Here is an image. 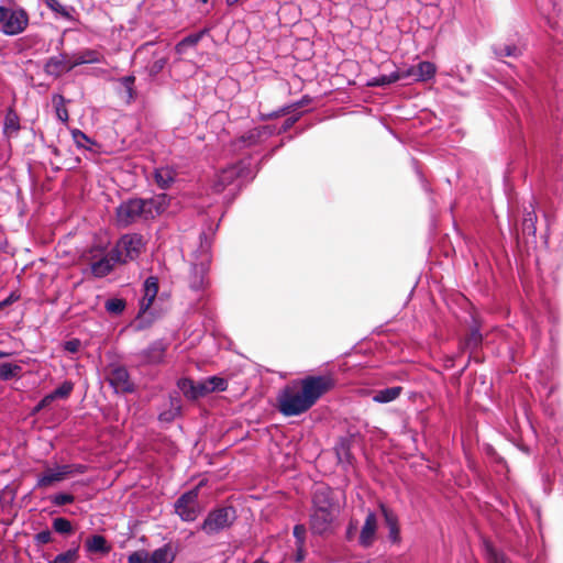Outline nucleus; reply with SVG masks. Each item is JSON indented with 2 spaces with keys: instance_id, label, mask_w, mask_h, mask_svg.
Wrapping results in <instances>:
<instances>
[{
  "instance_id": "cd10ccee",
  "label": "nucleus",
  "mask_w": 563,
  "mask_h": 563,
  "mask_svg": "<svg viewBox=\"0 0 563 563\" xmlns=\"http://www.w3.org/2000/svg\"><path fill=\"white\" fill-rule=\"evenodd\" d=\"M74 389V384L70 380L63 382L57 388H55L49 394L45 395L43 399L40 401L38 407L42 408L44 406L49 405L56 399H66L69 397Z\"/></svg>"
},
{
  "instance_id": "423d86ee",
  "label": "nucleus",
  "mask_w": 563,
  "mask_h": 563,
  "mask_svg": "<svg viewBox=\"0 0 563 563\" xmlns=\"http://www.w3.org/2000/svg\"><path fill=\"white\" fill-rule=\"evenodd\" d=\"M199 488L200 485L185 492L176 499L174 504L175 514L183 521L192 522L198 518L200 514Z\"/></svg>"
},
{
  "instance_id": "6e6552de",
  "label": "nucleus",
  "mask_w": 563,
  "mask_h": 563,
  "mask_svg": "<svg viewBox=\"0 0 563 563\" xmlns=\"http://www.w3.org/2000/svg\"><path fill=\"white\" fill-rule=\"evenodd\" d=\"M540 14L556 34H563V8L561 0H537Z\"/></svg>"
},
{
  "instance_id": "412c9836",
  "label": "nucleus",
  "mask_w": 563,
  "mask_h": 563,
  "mask_svg": "<svg viewBox=\"0 0 563 563\" xmlns=\"http://www.w3.org/2000/svg\"><path fill=\"white\" fill-rule=\"evenodd\" d=\"M115 264L121 263L113 256V251L111 250L107 255L91 263V274L97 278L106 277L113 271Z\"/></svg>"
},
{
  "instance_id": "a211bd4d",
  "label": "nucleus",
  "mask_w": 563,
  "mask_h": 563,
  "mask_svg": "<svg viewBox=\"0 0 563 563\" xmlns=\"http://www.w3.org/2000/svg\"><path fill=\"white\" fill-rule=\"evenodd\" d=\"M103 60V56L96 49L86 48L81 52L74 53L69 57L68 70L85 64H99Z\"/></svg>"
},
{
  "instance_id": "ea45409f",
  "label": "nucleus",
  "mask_w": 563,
  "mask_h": 563,
  "mask_svg": "<svg viewBox=\"0 0 563 563\" xmlns=\"http://www.w3.org/2000/svg\"><path fill=\"white\" fill-rule=\"evenodd\" d=\"M120 85L124 89L126 102H131L135 99V77L133 75L124 76L119 79Z\"/></svg>"
},
{
  "instance_id": "c03bdc74",
  "label": "nucleus",
  "mask_w": 563,
  "mask_h": 563,
  "mask_svg": "<svg viewBox=\"0 0 563 563\" xmlns=\"http://www.w3.org/2000/svg\"><path fill=\"white\" fill-rule=\"evenodd\" d=\"M53 529L60 534H69L73 532L71 522L63 517H58L53 520Z\"/></svg>"
},
{
  "instance_id": "20e7f679",
  "label": "nucleus",
  "mask_w": 563,
  "mask_h": 563,
  "mask_svg": "<svg viewBox=\"0 0 563 563\" xmlns=\"http://www.w3.org/2000/svg\"><path fill=\"white\" fill-rule=\"evenodd\" d=\"M30 23L29 13L22 7L8 8L0 5V32L7 36L23 33Z\"/></svg>"
},
{
  "instance_id": "58836bf2",
  "label": "nucleus",
  "mask_w": 563,
  "mask_h": 563,
  "mask_svg": "<svg viewBox=\"0 0 563 563\" xmlns=\"http://www.w3.org/2000/svg\"><path fill=\"white\" fill-rule=\"evenodd\" d=\"M79 558V547L68 549L67 551L57 554L48 563H75Z\"/></svg>"
},
{
  "instance_id": "2f4dec72",
  "label": "nucleus",
  "mask_w": 563,
  "mask_h": 563,
  "mask_svg": "<svg viewBox=\"0 0 563 563\" xmlns=\"http://www.w3.org/2000/svg\"><path fill=\"white\" fill-rule=\"evenodd\" d=\"M483 342V335L478 327H473L470 334L460 343V352L470 351L473 353L476 351Z\"/></svg>"
},
{
  "instance_id": "7c9ffc66",
  "label": "nucleus",
  "mask_w": 563,
  "mask_h": 563,
  "mask_svg": "<svg viewBox=\"0 0 563 563\" xmlns=\"http://www.w3.org/2000/svg\"><path fill=\"white\" fill-rule=\"evenodd\" d=\"M208 33V29H203L199 32L191 33L185 36L181 41H179L175 46V52L178 55H185L189 48H194L197 44L202 40V37Z\"/></svg>"
},
{
  "instance_id": "052dcab7",
  "label": "nucleus",
  "mask_w": 563,
  "mask_h": 563,
  "mask_svg": "<svg viewBox=\"0 0 563 563\" xmlns=\"http://www.w3.org/2000/svg\"><path fill=\"white\" fill-rule=\"evenodd\" d=\"M457 355H446L443 360L445 368H452L455 365V360Z\"/></svg>"
},
{
  "instance_id": "6ab92c4d",
  "label": "nucleus",
  "mask_w": 563,
  "mask_h": 563,
  "mask_svg": "<svg viewBox=\"0 0 563 563\" xmlns=\"http://www.w3.org/2000/svg\"><path fill=\"white\" fill-rule=\"evenodd\" d=\"M415 70L412 68H407L404 70H395L390 74H382L379 76H376L368 81V86L372 87H385L390 84L397 82L402 79L411 78V75H413Z\"/></svg>"
},
{
  "instance_id": "4c0bfd02",
  "label": "nucleus",
  "mask_w": 563,
  "mask_h": 563,
  "mask_svg": "<svg viewBox=\"0 0 563 563\" xmlns=\"http://www.w3.org/2000/svg\"><path fill=\"white\" fill-rule=\"evenodd\" d=\"M166 55L155 54L154 59L146 65V71L150 77H156L165 67L167 63Z\"/></svg>"
},
{
  "instance_id": "1a4fd4ad",
  "label": "nucleus",
  "mask_w": 563,
  "mask_h": 563,
  "mask_svg": "<svg viewBox=\"0 0 563 563\" xmlns=\"http://www.w3.org/2000/svg\"><path fill=\"white\" fill-rule=\"evenodd\" d=\"M108 382L115 394H132L135 390V385L130 377L129 371L121 365L111 368Z\"/></svg>"
},
{
  "instance_id": "bb28decb",
  "label": "nucleus",
  "mask_w": 563,
  "mask_h": 563,
  "mask_svg": "<svg viewBox=\"0 0 563 563\" xmlns=\"http://www.w3.org/2000/svg\"><path fill=\"white\" fill-rule=\"evenodd\" d=\"M379 507L384 516L385 523L388 528V539L394 543H398L400 541V530L398 527L397 516L391 510H389L384 504H380Z\"/></svg>"
},
{
  "instance_id": "7ed1b4c3",
  "label": "nucleus",
  "mask_w": 563,
  "mask_h": 563,
  "mask_svg": "<svg viewBox=\"0 0 563 563\" xmlns=\"http://www.w3.org/2000/svg\"><path fill=\"white\" fill-rule=\"evenodd\" d=\"M254 176L251 169V161L241 159L217 173L212 179L211 188L216 194L222 192L229 186H233V189H240L245 183L252 180Z\"/></svg>"
},
{
  "instance_id": "49530a36",
  "label": "nucleus",
  "mask_w": 563,
  "mask_h": 563,
  "mask_svg": "<svg viewBox=\"0 0 563 563\" xmlns=\"http://www.w3.org/2000/svg\"><path fill=\"white\" fill-rule=\"evenodd\" d=\"M75 501V496L67 493H57L51 496V503L54 506H64L68 504H73Z\"/></svg>"
},
{
  "instance_id": "a18cd8bd",
  "label": "nucleus",
  "mask_w": 563,
  "mask_h": 563,
  "mask_svg": "<svg viewBox=\"0 0 563 563\" xmlns=\"http://www.w3.org/2000/svg\"><path fill=\"white\" fill-rule=\"evenodd\" d=\"M73 140L78 147L90 150L88 144H95L82 131L75 129L71 132Z\"/></svg>"
},
{
  "instance_id": "6e6d98bb",
  "label": "nucleus",
  "mask_w": 563,
  "mask_h": 563,
  "mask_svg": "<svg viewBox=\"0 0 563 563\" xmlns=\"http://www.w3.org/2000/svg\"><path fill=\"white\" fill-rule=\"evenodd\" d=\"M80 347V341L78 339H71L64 343V350L68 353H77Z\"/></svg>"
},
{
  "instance_id": "13d9d810",
  "label": "nucleus",
  "mask_w": 563,
  "mask_h": 563,
  "mask_svg": "<svg viewBox=\"0 0 563 563\" xmlns=\"http://www.w3.org/2000/svg\"><path fill=\"white\" fill-rule=\"evenodd\" d=\"M56 466H57L63 479L73 475L71 464H63V465H56Z\"/></svg>"
},
{
  "instance_id": "69168bd1",
  "label": "nucleus",
  "mask_w": 563,
  "mask_h": 563,
  "mask_svg": "<svg viewBox=\"0 0 563 563\" xmlns=\"http://www.w3.org/2000/svg\"><path fill=\"white\" fill-rule=\"evenodd\" d=\"M153 45H154V43H153V42H147V43L143 44V45L137 49V53H141V52H143V51L147 49L148 47H151V46H153Z\"/></svg>"
},
{
  "instance_id": "e2e57ef3",
  "label": "nucleus",
  "mask_w": 563,
  "mask_h": 563,
  "mask_svg": "<svg viewBox=\"0 0 563 563\" xmlns=\"http://www.w3.org/2000/svg\"><path fill=\"white\" fill-rule=\"evenodd\" d=\"M303 547L297 545V553L295 555L296 562H301L305 559Z\"/></svg>"
},
{
  "instance_id": "4468645a",
  "label": "nucleus",
  "mask_w": 563,
  "mask_h": 563,
  "mask_svg": "<svg viewBox=\"0 0 563 563\" xmlns=\"http://www.w3.org/2000/svg\"><path fill=\"white\" fill-rule=\"evenodd\" d=\"M537 214L532 202L528 207L523 208V218L521 222V234L527 243H536L537 233Z\"/></svg>"
},
{
  "instance_id": "4d7b16f0",
  "label": "nucleus",
  "mask_w": 563,
  "mask_h": 563,
  "mask_svg": "<svg viewBox=\"0 0 563 563\" xmlns=\"http://www.w3.org/2000/svg\"><path fill=\"white\" fill-rule=\"evenodd\" d=\"M73 475H81L87 473L88 466L86 464L73 463L71 464Z\"/></svg>"
},
{
  "instance_id": "a878e982",
  "label": "nucleus",
  "mask_w": 563,
  "mask_h": 563,
  "mask_svg": "<svg viewBox=\"0 0 563 563\" xmlns=\"http://www.w3.org/2000/svg\"><path fill=\"white\" fill-rule=\"evenodd\" d=\"M84 548L87 553L108 554L111 551V545L107 539L101 534H92L85 540Z\"/></svg>"
},
{
  "instance_id": "f8f14e48",
  "label": "nucleus",
  "mask_w": 563,
  "mask_h": 563,
  "mask_svg": "<svg viewBox=\"0 0 563 563\" xmlns=\"http://www.w3.org/2000/svg\"><path fill=\"white\" fill-rule=\"evenodd\" d=\"M210 264L192 262L188 275V285L192 291H202L209 286Z\"/></svg>"
},
{
  "instance_id": "473e14b6",
  "label": "nucleus",
  "mask_w": 563,
  "mask_h": 563,
  "mask_svg": "<svg viewBox=\"0 0 563 563\" xmlns=\"http://www.w3.org/2000/svg\"><path fill=\"white\" fill-rule=\"evenodd\" d=\"M415 73L411 75L417 81H427L434 77L437 68L431 62H420L417 67H411Z\"/></svg>"
},
{
  "instance_id": "c9c22d12",
  "label": "nucleus",
  "mask_w": 563,
  "mask_h": 563,
  "mask_svg": "<svg viewBox=\"0 0 563 563\" xmlns=\"http://www.w3.org/2000/svg\"><path fill=\"white\" fill-rule=\"evenodd\" d=\"M52 100L57 119L63 123H67L69 119L68 110L66 108L67 100L62 95H54Z\"/></svg>"
},
{
  "instance_id": "864d4df0",
  "label": "nucleus",
  "mask_w": 563,
  "mask_h": 563,
  "mask_svg": "<svg viewBox=\"0 0 563 563\" xmlns=\"http://www.w3.org/2000/svg\"><path fill=\"white\" fill-rule=\"evenodd\" d=\"M128 563H148L147 555L144 552H133L129 555Z\"/></svg>"
},
{
  "instance_id": "c756f323",
  "label": "nucleus",
  "mask_w": 563,
  "mask_h": 563,
  "mask_svg": "<svg viewBox=\"0 0 563 563\" xmlns=\"http://www.w3.org/2000/svg\"><path fill=\"white\" fill-rule=\"evenodd\" d=\"M401 386L387 387L372 391V400L376 404H389L395 401L402 393Z\"/></svg>"
},
{
  "instance_id": "9d476101",
  "label": "nucleus",
  "mask_w": 563,
  "mask_h": 563,
  "mask_svg": "<svg viewBox=\"0 0 563 563\" xmlns=\"http://www.w3.org/2000/svg\"><path fill=\"white\" fill-rule=\"evenodd\" d=\"M339 511L312 510L310 515V529L313 534L323 536L332 531V526Z\"/></svg>"
},
{
  "instance_id": "5701e85b",
  "label": "nucleus",
  "mask_w": 563,
  "mask_h": 563,
  "mask_svg": "<svg viewBox=\"0 0 563 563\" xmlns=\"http://www.w3.org/2000/svg\"><path fill=\"white\" fill-rule=\"evenodd\" d=\"M181 413V400L177 393L169 395L168 407L158 413V420L163 423H170Z\"/></svg>"
},
{
  "instance_id": "79ce46f5",
  "label": "nucleus",
  "mask_w": 563,
  "mask_h": 563,
  "mask_svg": "<svg viewBox=\"0 0 563 563\" xmlns=\"http://www.w3.org/2000/svg\"><path fill=\"white\" fill-rule=\"evenodd\" d=\"M20 129V120L16 112L9 108L4 117V130L16 132Z\"/></svg>"
},
{
  "instance_id": "aec40b11",
  "label": "nucleus",
  "mask_w": 563,
  "mask_h": 563,
  "mask_svg": "<svg viewBox=\"0 0 563 563\" xmlns=\"http://www.w3.org/2000/svg\"><path fill=\"white\" fill-rule=\"evenodd\" d=\"M178 173L173 166H159L154 169V181L159 189L167 190L176 181Z\"/></svg>"
},
{
  "instance_id": "09e8293b",
  "label": "nucleus",
  "mask_w": 563,
  "mask_h": 563,
  "mask_svg": "<svg viewBox=\"0 0 563 563\" xmlns=\"http://www.w3.org/2000/svg\"><path fill=\"white\" fill-rule=\"evenodd\" d=\"M208 384L210 386L211 393L212 391H224L228 388V382L219 376H211L207 378Z\"/></svg>"
},
{
  "instance_id": "9b49d317",
  "label": "nucleus",
  "mask_w": 563,
  "mask_h": 563,
  "mask_svg": "<svg viewBox=\"0 0 563 563\" xmlns=\"http://www.w3.org/2000/svg\"><path fill=\"white\" fill-rule=\"evenodd\" d=\"M275 134V126L274 125H263V126H256L247 132H245L243 135H241L235 142L234 146L238 148H244L250 147L253 145H256L257 143L264 141L268 136Z\"/></svg>"
},
{
  "instance_id": "f257e3e1",
  "label": "nucleus",
  "mask_w": 563,
  "mask_h": 563,
  "mask_svg": "<svg viewBox=\"0 0 563 563\" xmlns=\"http://www.w3.org/2000/svg\"><path fill=\"white\" fill-rule=\"evenodd\" d=\"M333 387L334 379L329 375L307 376L292 380L277 394L278 411L285 417L302 415Z\"/></svg>"
},
{
  "instance_id": "5fc2aeb1",
  "label": "nucleus",
  "mask_w": 563,
  "mask_h": 563,
  "mask_svg": "<svg viewBox=\"0 0 563 563\" xmlns=\"http://www.w3.org/2000/svg\"><path fill=\"white\" fill-rule=\"evenodd\" d=\"M196 388H197V399L211 393V389H210V386H209L207 379L197 383Z\"/></svg>"
},
{
  "instance_id": "39448f33",
  "label": "nucleus",
  "mask_w": 563,
  "mask_h": 563,
  "mask_svg": "<svg viewBox=\"0 0 563 563\" xmlns=\"http://www.w3.org/2000/svg\"><path fill=\"white\" fill-rule=\"evenodd\" d=\"M236 519L233 507H220L208 512L199 529L207 536H214L230 528Z\"/></svg>"
},
{
  "instance_id": "f704fd0d",
  "label": "nucleus",
  "mask_w": 563,
  "mask_h": 563,
  "mask_svg": "<svg viewBox=\"0 0 563 563\" xmlns=\"http://www.w3.org/2000/svg\"><path fill=\"white\" fill-rule=\"evenodd\" d=\"M175 559L174 553L168 544L154 550L148 558V563H173Z\"/></svg>"
},
{
  "instance_id": "c85d7f7f",
  "label": "nucleus",
  "mask_w": 563,
  "mask_h": 563,
  "mask_svg": "<svg viewBox=\"0 0 563 563\" xmlns=\"http://www.w3.org/2000/svg\"><path fill=\"white\" fill-rule=\"evenodd\" d=\"M64 481L57 466L46 467L36 479L35 488L49 487L56 483Z\"/></svg>"
},
{
  "instance_id": "e433bc0d",
  "label": "nucleus",
  "mask_w": 563,
  "mask_h": 563,
  "mask_svg": "<svg viewBox=\"0 0 563 563\" xmlns=\"http://www.w3.org/2000/svg\"><path fill=\"white\" fill-rule=\"evenodd\" d=\"M178 389L189 400H197V388L196 383L190 378H180L177 382Z\"/></svg>"
},
{
  "instance_id": "de8ad7c7",
  "label": "nucleus",
  "mask_w": 563,
  "mask_h": 563,
  "mask_svg": "<svg viewBox=\"0 0 563 563\" xmlns=\"http://www.w3.org/2000/svg\"><path fill=\"white\" fill-rule=\"evenodd\" d=\"M496 56L498 57H505V56H518L520 55V48L517 47L516 45H503V46H499V47H496L494 49Z\"/></svg>"
},
{
  "instance_id": "8fccbe9b",
  "label": "nucleus",
  "mask_w": 563,
  "mask_h": 563,
  "mask_svg": "<svg viewBox=\"0 0 563 563\" xmlns=\"http://www.w3.org/2000/svg\"><path fill=\"white\" fill-rule=\"evenodd\" d=\"M292 534L296 539L297 545L303 547L306 539V527L303 525H296Z\"/></svg>"
},
{
  "instance_id": "0eeeda50",
  "label": "nucleus",
  "mask_w": 563,
  "mask_h": 563,
  "mask_svg": "<svg viewBox=\"0 0 563 563\" xmlns=\"http://www.w3.org/2000/svg\"><path fill=\"white\" fill-rule=\"evenodd\" d=\"M144 246L142 235L137 233H128L122 235L112 249L113 256L120 261L121 264L128 261H133L139 257Z\"/></svg>"
},
{
  "instance_id": "338daca9",
  "label": "nucleus",
  "mask_w": 563,
  "mask_h": 563,
  "mask_svg": "<svg viewBox=\"0 0 563 563\" xmlns=\"http://www.w3.org/2000/svg\"><path fill=\"white\" fill-rule=\"evenodd\" d=\"M240 0H225V3L229 5V7H232V5H235Z\"/></svg>"
},
{
  "instance_id": "603ef678",
  "label": "nucleus",
  "mask_w": 563,
  "mask_h": 563,
  "mask_svg": "<svg viewBox=\"0 0 563 563\" xmlns=\"http://www.w3.org/2000/svg\"><path fill=\"white\" fill-rule=\"evenodd\" d=\"M34 541L38 545L46 544L52 541V532L48 529L42 530L34 536Z\"/></svg>"
},
{
  "instance_id": "ddd939ff",
  "label": "nucleus",
  "mask_w": 563,
  "mask_h": 563,
  "mask_svg": "<svg viewBox=\"0 0 563 563\" xmlns=\"http://www.w3.org/2000/svg\"><path fill=\"white\" fill-rule=\"evenodd\" d=\"M167 344L163 340L152 342L146 349L136 354L142 365H155L163 362Z\"/></svg>"
},
{
  "instance_id": "3c124183",
  "label": "nucleus",
  "mask_w": 563,
  "mask_h": 563,
  "mask_svg": "<svg viewBox=\"0 0 563 563\" xmlns=\"http://www.w3.org/2000/svg\"><path fill=\"white\" fill-rule=\"evenodd\" d=\"M300 114L287 118L280 128H275V134H282L288 131L299 119Z\"/></svg>"
},
{
  "instance_id": "4be33fe9",
  "label": "nucleus",
  "mask_w": 563,
  "mask_h": 563,
  "mask_svg": "<svg viewBox=\"0 0 563 563\" xmlns=\"http://www.w3.org/2000/svg\"><path fill=\"white\" fill-rule=\"evenodd\" d=\"M69 58L64 53L51 56L44 64V71L52 77H59L62 74L69 71L67 66Z\"/></svg>"
},
{
  "instance_id": "680f3d73",
  "label": "nucleus",
  "mask_w": 563,
  "mask_h": 563,
  "mask_svg": "<svg viewBox=\"0 0 563 563\" xmlns=\"http://www.w3.org/2000/svg\"><path fill=\"white\" fill-rule=\"evenodd\" d=\"M19 299V296L15 295V292H11L5 299H3L2 301L5 302V306H10L12 305L13 302H15L16 300Z\"/></svg>"
},
{
  "instance_id": "37998d69",
  "label": "nucleus",
  "mask_w": 563,
  "mask_h": 563,
  "mask_svg": "<svg viewBox=\"0 0 563 563\" xmlns=\"http://www.w3.org/2000/svg\"><path fill=\"white\" fill-rule=\"evenodd\" d=\"M21 371V366L11 363L0 364V379L9 380Z\"/></svg>"
},
{
  "instance_id": "0e129e2a",
  "label": "nucleus",
  "mask_w": 563,
  "mask_h": 563,
  "mask_svg": "<svg viewBox=\"0 0 563 563\" xmlns=\"http://www.w3.org/2000/svg\"><path fill=\"white\" fill-rule=\"evenodd\" d=\"M341 451L344 452V455H345L347 462L350 463V453H349V450L344 445H342L340 449L336 450V455H338L339 460H342Z\"/></svg>"
},
{
  "instance_id": "2eb2a0df",
  "label": "nucleus",
  "mask_w": 563,
  "mask_h": 563,
  "mask_svg": "<svg viewBox=\"0 0 563 563\" xmlns=\"http://www.w3.org/2000/svg\"><path fill=\"white\" fill-rule=\"evenodd\" d=\"M158 292V278L148 276L143 283V296L139 302V314L145 313L152 306Z\"/></svg>"
},
{
  "instance_id": "f03ea898",
  "label": "nucleus",
  "mask_w": 563,
  "mask_h": 563,
  "mask_svg": "<svg viewBox=\"0 0 563 563\" xmlns=\"http://www.w3.org/2000/svg\"><path fill=\"white\" fill-rule=\"evenodd\" d=\"M165 196L159 198H129L115 208V223L119 228H128L140 221H147L158 216L164 207Z\"/></svg>"
},
{
  "instance_id": "bf43d9fd",
  "label": "nucleus",
  "mask_w": 563,
  "mask_h": 563,
  "mask_svg": "<svg viewBox=\"0 0 563 563\" xmlns=\"http://www.w3.org/2000/svg\"><path fill=\"white\" fill-rule=\"evenodd\" d=\"M357 530V522L356 521H350L347 528H346V532H345V536H346V539L350 541L353 539L355 532Z\"/></svg>"
},
{
  "instance_id": "f3484780",
  "label": "nucleus",
  "mask_w": 563,
  "mask_h": 563,
  "mask_svg": "<svg viewBox=\"0 0 563 563\" xmlns=\"http://www.w3.org/2000/svg\"><path fill=\"white\" fill-rule=\"evenodd\" d=\"M214 232L210 229V233L202 232L199 235V246L194 252V261L192 262H201L211 264L212 261V235Z\"/></svg>"
},
{
  "instance_id": "72a5a7b5",
  "label": "nucleus",
  "mask_w": 563,
  "mask_h": 563,
  "mask_svg": "<svg viewBox=\"0 0 563 563\" xmlns=\"http://www.w3.org/2000/svg\"><path fill=\"white\" fill-rule=\"evenodd\" d=\"M309 101H310L309 97L305 96L301 100H299L297 102H294V103L280 107L278 110L269 112L267 114H262V119L263 120H269V119L278 118L280 115L289 114L294 110H296L297 108L306 106Z\"/></svg>"
},
{
  "instance_id": "774afa93",
  "label": "nucleus",
  "mask_w": 563,
  "mask_h": 563,
  "mask_svg": "<svg viewBox=\"0 0 563 563\" xmlns=\"http://www.w3.org/2000/svg\"><path fill=\"white\" fill-rule=\"evenodd\" d=\"M253 563H268V562H267V561H264V560H262V559H257V560H255Z\"/></svg>"
},
{
  "instance_id": "dca6fc26",
  "label": "nucleus",
  "mask_w": 563,
  "mask_h": 563,
  "mask_svg": "<svg viewBox=\"0 0 563 563\" xmlns=\"http://www.w3.org/2000/svg\"><path fill=\"white\" fill-rule=\"evenodd\" d=\"M377 530V518L374 511H368L358 537V544L367 549L373 545Z\"/></svg>"
},
{
  "instance_id": "a19ab883",
  "label": "nucleus",
  "mask_w": 563,
  "mask_h": 563,
  "mask_svg": "<svg viewBox=\"0 0 563 563\" xmlns=\"http://www.w3.org/2000/svg\"><path fill=\"white\" fill-rule=\"evenodd\" d=\"M126 302L121 298H110L106 301L104 308L111 314H121L125 309Z\"/></svg>"
},
{
  "instance_id": "393cba45",
  "label": "nucleus",
  "mask_w": 563,
  "mask_h": 563,
  "mask_svg": "<svg viewBox=\"0 0 563 563\" xmlns=\"http://www.w3.org/2000/svg\"><path fill=\"white\" fill-rule=\"evenodd\" d=\"M482 549L486 563H512L504 551L496 548L488 539H483Z\"/></svg>"
},
{
  "instance_id": "b1692460",
  "label": "nucleus",
  "mask_w": 563,
  "mask_h": 563,
  "mask_svg": "<svg viewBox=\"0 0 563 563\" xmlns=\"http://www.w3.org/2000/svg\"><path fill=\"white\" fill-rule=\"evenodd\" d=\"M338 511L329 488H319L312 496V510Z\"/></svg>"
}]
</instances>
